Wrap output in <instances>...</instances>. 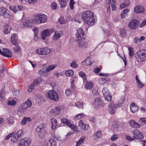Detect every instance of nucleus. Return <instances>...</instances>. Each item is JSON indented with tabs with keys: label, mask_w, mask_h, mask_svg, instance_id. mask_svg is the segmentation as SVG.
<instances>
[{
	"label": "nucleus",
	"mask_w": 146,
	"mask_h": 146,
	"mask_svg": "<svg viewBox=\"0 0 146 146\" xmlns=\"http://www.w3.org/2000/svg\"><path fill=\"white\" fill-rule=\"evenodd\" d=\"M82 19L84 22L90 25H93L95 22L94 13L90 11H86L82 15Z\"/></svg>",
	"instance_id": "f257e3e1"
},
{
	"label": "nucleus",
	"mask_w": 146,
	"mask_h": 146,
	"mask_svg": "<svg viewBox=\"0 0 146 146\" xmlns=\"http://www.w3.org/2000/svg\"><path fill=\"white\" fill-rule=\"evenodd\" d=\"M135 56L138 62L145 61L146 60V50L141 49L136 53Z\"/></svg>",
	"instance_id": "f03ea898"
},
{
	"label": "nucleus",
	"mask_w": 146,
	"mask_h": 146,
	"mask_svg": "<svg viewBox=\"0 0 146 146\" xmlns=\"http://www.w3.org/2000/svg\"><path fill=\"white\" fill-rule=\"evenodd\" d=\"M47 20V17L44 14L36 16L32 19L33 22L35 24L45 22Z\"/></svg>",
	"instance_id": "7ed1b4c3"
},
{
	"label": "nucleus",
	"mask_w": 146,
	"mask_h": 146,
	"mask_svg": "<svg viewBox=\"0 0 146 146\" xmlns=\"http://www.w3.org/2000/svg\"><path fill=\"white\" fill-rule=\"evenodd\" d=\"M119 107L118 104H115L112 102L109 104L107 110L110 114H113L115 113L116 109Z\"/></svg>",
	"instance_id": "20e7f679"
},
{
	"label": "nucleus",
	"mask_w": 146,
	"mask_h": 146,
	"mask_svg": "<svg viewBox=\"0 0 146 146\" xmlns=\"http://www.w3.org/2000/svg\"><path fill=\"white\" fill-rule=\"evenodd\" d=\"M0 15L4 18L11 19L12 17L9 11L3 7L0 8Z\"/></svg>",
	"instance_id": "39448f33"
},
{
	"label": "nucleus",
	"mask_w": 146,
	"mask_h": 146,
	"mask_svg": "<svg viewBox=\"0 0 146 146\" xmlns=\"http://www.w3.org/2000/svg\"><path fill=\"white\" fill-rule=\"evenodd\" d=\"M44 123H42L39 125L36 129L38 135L41 138L44 137Z\"/></svg>",
	"instance_id": "423d86ee"
},
{
	"label": "nucleus",
	"mask_w": 146,
	"mask_h": 146,
	"mask_svg": "<svg viewBox=\"0 0 146 146\" xmlns=\"http://www.w3.org/2000/svg\"><path fill=\"white\" fill-rule=\"evenodd\" d=\"M102 92L105 100L109 102L111 101V96L110 95L111 94L108 88H104L102 90Z\"/></svg>",
	"instance_id": "0eeeda50"
},
{
	"label": "nucleus",
	"mask_w": 146,
	"mask_h": 146,
	"mask_svg": "<svg viewBox=\"0 0 146 146\" xmlns=\"http://www.w3.org/2000/svg\"><path fill=\"white\" fill-rule=\"evenodd\" d=\"M42 79L40 77H38L37 79H35L33 83L31 84L29 86V88L28 90V92L30 93L33 90L34 86L37 85L39 84L41 82Z\"/></svg>",
	"instance_id": "6e6552de"
},
{
	"label": "nucleus",
	"mask_w": 146,
	"mask_h": 146,
	"mask_svg": "<svg viewBox=\"0 0 146 146\" xmlns=\"http://www.w3.org/2000/svg\"><path fill=\"white\" fill-rule=\"evenodd\" d=\"M139 23L137 20L136 19L131 20L128 23V26L131 29L134 30L138 27Z\"/></svg>",
	"instance_id": "1a4fd4ad"
},
{
	"label": "nucleus",
	"mask_w": 146,
	"mask_h": 146,
	"mask_svg": "<svg viewBox=\"0 0 146 146\" xmlns=\"http://www.w3.org/2000/svg\"><path fill=\"white\" fill-rule=\"evenodd\" d=\"M31 106V102L29 100H28L25 103L23 104L19 109V111L21 113H23L26 111L28 108L30 107Z\"/></svg>",
	"instance_id": "9d476101"
},
{
	"label": "nucleus",
	"mask_w": 146,
	"mask_h": 146,
	"mask_svg": "<svg viewBox=\"0 0 146 146\" xmlns=\"http://www.w3.org/2000/svg\"><path fill=\"white\" fill-rule=\"evenodd\" d=\"M133 133V137L135 139H142L143 137L142 133L137 130H135L132 131Z\"/></svg>",
	"instance_id": "9b49d317"
},
{
	"label": "nucleus",
	"mask_w": 146,
	"mask_h": 146,
	"mask_svg": "<svg viewBox=\"0 0 146 146\" xmlns=\"http://www.w3.org/2000/svg\"><path fill=\"white\" fill-rule=\"evenodd\" d=\"M48 96L50 99L54 100L55 101H57L59 100L58 94L54 90L50 91L48 93Z\"/></svg>",
	"instance_id": "f8f14e48"
},
{
	"label": "nucleus",
	"mask_w": 146,
	"mask_h": 146,
	"mask_svg": "<svg viewBox=\"0 0 146 146\" xmlns=\"http://www.w3.org/2000/svg\"><path fill=\"white\" fill-rule=\"evenodd\" d=\"M61 122L64 124L67 125L69 127L74 131H75L77 129L76 127L74 125L70 123V121L67 118H64L61 119Z\"/></svg>",
	"instance_id": "ddd939ff"
},
{
	"label": "nucleus",
	"mask_w": 146,
	"mask_h": 146,
	"mask_svg": "<svg viewBox=\"0 0 146 146\" xmlns=\"http://www.w3.org/2000/svg\"><path fill=\"white\" fill-rule=\"evenodd\" d=\"M31 143V140L29 138L22 139L21 140L19 146H29Z\"/></svg>",
	"instance_id": "4468645a"
},
{
	"label": "nucleus",
	"mask_w": 146,
	"mask_h": 146,
	"mask_svg": "<svg viewBox=\"0 0 146 146\" xmlns=\"http://www.w3.org/2000/svg\"><path fill=\"white\" fill-rule=\"evenodd\" d=\"M84 33L82 29L80 28L77 30L76 36L78 39H84Z\"/></svg>",
	"instance_id": "2eb2a0df"
},
{
	"label": "nucleus",
	"mask_w": 146,
	"mask_h": 146,
	"mask_svg": "<svg viewBox=\"0 0 146 146\" xmlns=\"http://www.w3.org/2000/svg\"><path fill=\"white\" fill-rule=\"evenodd\" d=\"M94 104L96 107L98 108L103 107L104 105L102 99L100 98H97L94 99Z\"/></svg>",
	"instance_id": "dca6fc26"
},
{
	"label": "nucleus",
	"mask_w": 146,
	"mask_h": 146,
	"mask_svg": "<svg viewBox=\"0 0 146 146\" xmlns=\"http://www.w3.org/2000/svg\"><path fill=\"white\" fill-rule=\"evenodd\" d=\"M3 54L2 55L7 57H11L12 56V54L11 51L7 49L3 48Z\"/></svg>",
	"instance_id": "f3484780"
},
{
	"label": "nucleus",
	"mask_w": 146,
	"mask_h": 146,
	"mask_svg": "<svg viewBox=\"0 0 146 146\" xmlns=\"http://www.w3.org/2000/svg\"><path fill=\"white\" fill-rule=\"evenodd\" d=\"M79 126L84 130H87L89 129V125L84 124L82 120H80L78 123Z\"/></svg>",
	"instance_id": "a211bd4d"
},
{
	"label": "nucleus",
	"mask_w": 146,
	"mask_h": 146,
	"mask_svg": "<svg viewBox=\"0 0 146 146\" xmlns=\"http://www.w3.org/2000/svg\"><path fill=\"white\" fill-rule=\"evenodd\" d=\"M134 11L135 12L137 13H141L144 12V7L141 6H136L135 8Z\"/></svg>",
	"instance_id": "6ab92c4d"
},
{
	"label": "nucleus",
	"mask_w": 146,
	"mask_h": 146,
	"mask_svg": "<svg viewBox=\"0 0 146 146\" xmlns=\"http://www.w3.org/2000/svg\"><path fill=\"white\" fill-rule=\"evenodd\" d=\"M129 123L132 127L135 128H139L140 127V125L137 123L135 122L133 120H131L129 121Z\"/></svg>",
	"instance_id": "aec40b11"
},
{
	"label": "nucleus",
	"mask_w": 146,
	"mask_h": 146,
	"mask_svg": "<svg viewBox=\"0 0 146 146\" xmlns=\"http://www.w3.org/2000/svg\"><path fill=\"white\" fill-rule=\"evenodd\" d=\"M130 108L131 111L134 113L138 110V107L135 105V103H132L130 105Z\"/></svg>",
	"instance_id": "412c9836"
},
{
	"label": "nucleus",
	"mask_w": 146,
	"mask_h": 146,
	"mask_svg": "<svg viewBox=\"0 0 146 146\" xmlns=\"http://www.w3.org/2000/svg\"><path fill=\"white\" fill-rule=\"evenodd\" d=\"M50 35V32L48 30L46 29L43 31L42 33V38L43 40H45L46 37Z\"/></svg>",
	"instance_id": "4be33fe9"
},
{
	"label": "nucleus",
	"mask_w": 146,
	"mask_h": 146,
	"mask_svg": "<svg viewBox=\"0 0 146 146\" xmlns=\"http://www.w3.org/2000/svg\"><path fill=\"white\" fill-rule=\"evenodd\" d=\"M93 83L91 81L87 82L85 85V88L87 90H90L93 87Z\"/></svg>",
	"instance_id": "5701e85b"
},
{
	"label": "nucleus",
	"mask_w": 146,
	"mask_h": 146,
	"mask_svg": "<svg viewBox=\"0 0 146 146\" xmlns=\"http://www.w3.org/2000/svg\"><path fill=\"white\" fill-rule=\"evenodd\" d=\"M116 0H109L108 3L111 5L112 11H115L116 9L115 4Z\"/></svg>",
	"instance_id": "b1692460"
},
{
	"label": "nucleus",
	"mask_w": 146,
	"mask_h": 146,
	"mask_svg": "<svg viewBox=\"0 0 146 146\" xmlns=\"http://www.w3.org/2000/svg\"><path fill=\"white\" fill-rule=\"evenodd\" d=\"M11 30V27L8 24H6L5 26L4 29V33L7 34L10 32Z\"/></svg>",
	"instance_id": "393cba45"
},
{
	"label": "nucleus",
	"mask_w": 146,
	"mask_h": 146,
	"mask_svg": "<svg viewBox=\"0 0 146 146\" xmlns=\"http://www.w3.org/2000/svg\"><path fill=\"white\" fill-rule=\"evenodd\" d=\"M12 92L13 94V97L15 99H17L19 94V90L16 89H14L12 90Z\"/></svg>",
	"instance_id": "a878e982"
},
{
	"label": "nucleus",
	"mask_w": 146,
	"mask_h": 146,
	"mask_svg": "<svg viewBox=\"0 0 146 146\" xmlns=\"http://www.w3.org/2000/svg\"><path fill=\"white\" fill-rule=\"evenodd\" d=\"M31 121V119L30 118L24 117L21 122V124L22 125H24L25 124L27 121H28L29 122H30Z\"/></svg>",
	"instance_id": "bb28decb"
},
{
	"label": "nucleus",
	"mask_w": 146,
	"mask_h": 146,
	"mask_svg": "<svg viewBox=\"0 0 146 146\" xmlns=\"http://www.w3.org/2000/svg\"><path fill=\"white\" fill-rule=\"evenodd\" d=\"M145 39V37L143 36H141L140 38L137 37L135 38L133 40V42L135 44H137L140 42L142 40H144Z\"/></svg>",
	"instance_id": "cd10ccee"
},
{
	"label": "nucleus",
	"mask_w": 146,
	"mask_h": 146,
	"mask_svg": "<svg viewBox=\"0 0 146 146\" xmlns=\"http://www.w3.org/2000/svg\"><path fill=\"white\" fill-rule=\"evenodd\" d=\"M84 40L78 39L77 40V43L78 44V46L80 48H83L85 46Z\"/></svg>",
	"instance_id": "c85d7f7f"
},
{
	"label": "nucleus",
	"mask_w": 146,
	"mask_h": 146,
	"mask_svg": "<svg viewBox=\"0 0 146 146\" xmlns=\"http://www.w3.org/2000/svg\"><path fill=\"white\" fill-rule=\"evenodd\" d=\"M60 108L59 107H56L55 109L51 110L50 112L51 113H54L56 115H58L60 113Z\"/></svg>",
	"instance_id": "c756f323"
},
{
	"label": "nucleus",
	"mask_w": 146,
	"mask_h": 146,
	"mask_svg": "<svg viewBox=\"0 0 146 146\" xmlns=\"http://www.w3.org/2000/svg\"><path fill=\"white\" fill-rule=\"evenodd\" d=\"M56 66L57 65L55 64L48 66L45 69L46 72H49L50 70H53L56 67Z\"/></svg>",
	"instance_id": "7c9ffc66"
},
{
	"label": "nucleus",
	"mask_w": 146,
	"mask_h": 146,
	"mask_svg": "<svg viewBox=\"0 0 146 146\" xmlns=\"http://www.w3.org/2000/svg\"><path fill=\"white\" fill-rule=\"evenodd\" d=\"M11 40L12 43L15 44H16L17 42V40L16 38V35L15 34H12L11 37Z\"/></svg>",
	"instance_id": "2f4dec72"
},
{
	"label": "nucleus",
	"mask_w": 146,
	"mask_h": 146,
	"mask_svg": "<svg viewBox=\"0 0 146 146\" xmlns=\"http://www.w3.org/2000/svg\"><path fill=\"white\" fill-rule=\"evenodd\" d=\"M12 133H13V135H12L11 140L13 143H14L16 142L17 141L19 137V136H18L17 135H16L14 133L12 132Z\"/></svg>",
	"instance_id": "473e14b6"
},
{
	"label": "nucleus",
	"mask_w": 146,
	"mask_h": 146,
	"mask_svg": "<svg viewBox=\"0 0 146 146\" xmlns=\"http://www.w3.org/2000/svg\"><path fill=\"white\" fill-rule=\"evenodd\" d=\"M102 133L100 131H98L95 134L94 136V138L96 140H97L99 139L101 136Z\"/></svg>",
	"instance_id": "72a5a7b5"
},
{
	"label": "nucleus",
	"mask_w": 146,
	"mask_h": 146,
	"mask_svg": "<svg viewBox=\"0 0 146 146\" xmlns=\"http://www.w3.org/2000/svg\"><path fill=\"white\" fill-rule=\"evenodd\" d=\"M51 122L52 124V129H55L57 125L56 121L55 119L52 118L51 119Z\"/></svg>",
	"instance_id": "f704fd0d"
},
{
	"label": "nucleus",
	"mask_w": 146,
	"mask_h": 146,
	"mask_svg": "<svg viewBox=\"0 0 146 146\" xmlns=\"http://www.w3.org/2000/svg\"><path fill=\"white\" fill-rule=\"evenodd\" d=\"M61 36V34L59 32L57 31L56 32H55L54 38L53 40H54L56 41L58 39L60 38Z\"/></svg>",
	"instance_id": "c9c22d12"
},
{
	"label": "nucleus",
	"mask_w": 146,
	"mask_h": 146,
	"mask_svg": "<svg viewBox=\"0 0 146 146\" xmlns=\"http://www.w3.org/2000/svg\"><path fill=\"white\" fill-rule=\"evenodd\" d=\"M42 49L44 55L48 54L51 52L50 49L48 47H45Z\"/></svg>",
	"instance_id": "e433bc0d"
},
{
	"label": "nucleus",
	"mask_w": 146,
	"mask_h": 146,
	"mask_svg": "<svg viewBox=\"0 0 146 146\" xmlns=\"http://www.w3.org/2000/svg\"><path fill=\"white\" fill-rule=\"evenodd\" d=\"M125 99V98L124 96H122L121 98L118 100V104H117L119 107L122 106V104L123 103Z\"/></svg>",
	"instance_id": "4c0bfd02"
},
{
	"label": "nucleus",
	"mask_w": 146,
	"mask_h": 146,
	"mask_svg": "<svg viewBox=\"0 0 146 146\" xmlns=\"http://www.w3.org/2000/svg\"><path fill=\"white\" fill-rule=\"evenodd\" d=\"M85 139V137L84 136L80 138L79 139L78 141L76 142V146H79L84 142Z\"/></svg>",
	"instance_id": "58836bf2"
},
{
	"label": "nucleus",
	"mask_w": 146,
	"mask_h": 146,
	"mask_svg": "<svg viewBox=\"0 0 146 146\" xmlns=\"http://www.w3.org/2000/svg\"><path fill=\"white\" fill-rule=\"evenodd\" d=\"M74 74V72L72 70H69L66 71L65 72L66 76L68 77L72 76Z\"/></svg>",
	"instance_id": "ea45409f"
},
{
	"label": "nucleus",
	"mask_w": 146,
	"mask_h": 146,
	"mask_svg": "<svg viewBox=\"0 0 146 146\" xmlns=\"http://www.w3.org/2000/svg\"><path fill=\"white\" fill-rule=\"evenodd\" d=\"M84 117V114L83 113L78 114L74 117V119L76 120V119H80L81 118H83Z\"/></svg>",
	"instance_id": "a19ab883"
},
{
	"label": "nucleus",
	"mask_w": 146,
	"mask_h": 146,
	"mask_svg": "<svg viewBox=\"0 0 146 146\" xmlns=\"http://www.w3.org/2000/svg\"><path fill=\"white\" fill-rule=\"evenodd\" d=\"M58 21L61 24H64L66 22V20L63 17H61L58 20Z\"/></svg>",
	"instance_id": "79ce46f5"
},
{
	"label": "nucleus",
	"mask_w": 146,
	"mask_h": 146,
	"mask_svg": "<svg viewBox=\"0 0 146 146\" xmlns=\"http://www.w3.org/2000/svg\"><path fill=\"white\" fill-rule=\"evenodd\" d=\"M7 119L8 123L10 125H11L14 122V119L13 117L12 116L9 117L7 118Z\"/></svg>",
	"instance_id": "37998d69"
},
{
	"label": "nucleus",
	"mask_w": 146,
	"mask_h": 146,
	"mask_svg": "<svg viewBox=\"0 0 146 146\" xmlns=\"http://www.w3.org/2000/svg\"><path fill=\"white\" fill-rule=\"evenodd\" d=\"M60 3V6L61 7L63 8L66 6V0H63L61 1H59Z\"/></svg>",
	"instance_id": "c03bdc74"
},
{
	"label": "nucleus",
	"mask_w": 146,
	"mask_h": 146,
	"mask_svg": "<svg viewBox=\"0 0 146 146\" xmlns=\"http://www.w3.org/2000/svg\"><path fill=\"white\" fill-rule=\"evenodd\" d=\"M51 146H56V141L52 139H50L49 140Z\"/></svg>",
	"instance_id": "a18cd8bd"
},
{
	"label": "nucleus",
	"mask_w": 146,
	"mask_h": 146,
	"mask_svg": "<svg viewBox=\"0 0 146 146\" xmlns=\"http://www.w3.org/2000/svg\"><path fill=\"white\" fill-rule=\"evenodd\" d=\"M129 55L130 56L132 57L133 56L134 51L132 48L129 47Z\"/></svg>",
	"instance_id": "49530a36"
},
{
	"label": "nucleus",
	"mask_w": 146,
	"mask_h": 146,
	"mask_svg": "<svg viewBox=\"0 0 146 146\" xmlns=\"http://www.w3.org/2000/svg\"><path fill=\"white\" fill-rule=\"evenodd\" d=\"M79 75L84 80L86 79V77L85 74L83 72H80L79 73Z\"/></svg>",
	"instance_id": "de8ad7c7"
},
{
	"label": "nucleus",
	"mask_w": 146,
	"mask_h": 146,
	"mask_svg": "<svg viewBox=\"0 0 146 146\" xmlns=\"http://www.w3.org/2000/svg\"><path fill=\"white\" fill-rule=\"evenodd\" d=\"M85 61L86 62L87 65H90L93 63V62L91 63V61L90 58H87L85 60Z\"/></svg>",
	"instance_id": "09e8293b"
},
{
	"label": "nucleus",
	"mask_w": 146,
	"mask_h": 146,
	"mask_svg": "<svg viewBox=\"0 0 146 146\" xmlns=\"http://www.w3.org/2000/svg\"><path fill=\"white\" fill-rule=\"evenodd\" d=\"M76 106L79 108H83V104H81V103L79 102H78L75 103Z\"/></svg>",
	"instance_id": "8fccbe9b"
},
{
	"label": "nucleus",
	"mask_w": 146,
	"mask_h": 146,
	"mask_svg": "<svg viewBox=\"0 0 146 146\" xmlns=\"http://www.w3.org/2000/svg\"><path fill=\"white\" fill-rule=\"evenodd\" d=\"M70 66L73 68H76L78 67V65L74 61H73L70 64Z\"/></svg>",
	"instance_id": "3c124183"
},
{
	"label": "nucleus",
	"mask_w": 146,
	"mask_h": 146,
	"mask_svg": "<svg viewBox=\"0 0 146 146\" xmlns=\"http://www.w3.org/2000/svg\"><path fill=\"white\" fill-rule=\"evenodd\" d=\"M75 2L73 0H70V6L71 9H73L74 8V5L75 4Z\"/></svg>",
	"instance_id": "603ef678"
},
{
	"label": "nucleus",
	"mask_w": 146,
	"mask_h": 146,
	"mask_svg": "<svg viewBox=\"0 0 146 146\" xmlns=\"http://www.w3.org/2000/svg\"><path fill=\"white\" fill-rule=\"evenodd\" d=\"M10 9L13 11L14 13H15L17 11V7L15 6H11L9 7Z\"/></svg>",
	"instance_id": "864d4df0"
},
{
	"label": "nucleus",
	"mask_w": 146,
	"mask_h": 146,
	"mask_svg": "<svg viewBox=\"0 0 146 146\" xmlns=\"http://www.w3.org/2000/svg\"><path fill=\"white\" fill-rule=\"evenodd\" d=\"M23 24L24 26H25L29 27L30 25L29 22V20H25L23 22Z\"/></svg>",
	"instance_id": "5fc2aeb1"
},
{
	"label": "nucleus",
	"mask_w": 146,
	"mask_h": 146,
	"mask_svg": "<svg viewBox=\"0 0 146 146\" xmlns=\"http://www.w3.org/2000/svg\"><path fill=\"white\" fill-rule=\"evenodd\" d=\"M42 48H41L37 49L36 50L37 53L39 54H40L41 55H44L43 51L42 50Z\"/></svg>",
	"instance_id": "6e6d98bb"
},
{
	"label": "nucleus",
	"mask_w": 146,
	"mask_h": 146,
	"mask_svg": "<svg viewBox=\"0 0 146 146\" xmlns=\"http://www.w3.org/2000/svg\"><path fill=\"white\" fill-rule=\"evenodd\" d=\"M51 7L52 9H55L57 7V4L55 2H53L51 3Z\"/></svg>",
	"instance_id": "4d7b16f0"
},
{
	"label": "nucleus",
	"mask_w": 146,
	"mask_h": 146,
	"mask_svg": "<svg viewBox=\"0 0 146 146\" xmlns=\"http://www.w3.org/2000/svg\"><path fill=\"white\" fill-rule=\"evenodd\" d=\"M146 25V19H145L144 20L142 21V22L139 25V27L141 28L144 26Z\"/></svg>",
	"instance_id": "13d9d810"
},
{
	"label": "nucleus",
	"mask_w": 146,
	"mask_h": 146,
	"mask_svg": "<svg viewBox=\"0 0 146 146\" xmlns=\"http://www.w3.org/2000/svg\"><path fill=\"white\" fill-rule=\"evenodd\" d=\"M46 72L45 69L44 68H42L41 70H40L39 72V73L40 74L42 75L44 74L45 73H47Z\"/></svg>",
	"instance_id": "bf43d9fd"
},
{
	"label": "nucleus",
	"mask_w": 146,
	"mask_h": 146,
	"mask_svg": "<svg viewBox=\"0 0 146 146\" xmlns=\"http://www.w3.org/2000/svg\"><path fill=\"white\" fill-rule=\"evenodd\" d=\"M118 138V136L117 135H113L111 137V140L112 141H114L115 140Z\"/></svg>",
	"instance_id": "052dcab7"
},
{
	"label": "nucleus",
	"mask_w": 146,
	"mask_h": 146,
	"mask_svg": "<svg viewBox=\"0 0 146 146\" xmlns=\"http://www.w3.org/2000/svg\"><path fill=\"white\" fill-rule=\"evenodd\" d=\"M139 122L141 123H146V119L145 118H141L139 121Z\"/></svg>",
	"instance_id": "680f3d73"
},
{
	"label": "nucleus",
	"mask_w": 146,
	"mask_h": 146,
	"mask_svg": "<svg viewBox=\"0 0 146 146\" xmlns=\"http://www.w3.org/2000/svg\"><path fill=\"white\" fill-rule=\"evenodd\" d=\"M13 49L14 50V51L15 52H17L19 51L20 50V47H19L17 45H15V46L13 47Z\"/></svg>",
	"instance_id": "e2e57ef3"
},
{
	"label": "nucleus",
	"mask_w": 146,
	"mask_h": 146,
	"mask_svg": "<svg viewBox=\"0 0 146 146\" xmlns=\"http://www.w3.org/2000/svg\"><path fill=\"white\" fill-rule=\"evenodd\" d=\"M8 104L11 106H14L15 104V100H12L11 101H9L8 102Z\"/></svg>",
	"instance_id": "0e129e2a"
},
{
	"label": "nucleus",
	"mask_w": 146,
	"mask_h": 146,
	"mask_svg": "<svg viewBox=\"0 0 146 146\" xmlns=\"http://www.w3.org/2000/svg\"><path fill=\"white\" fill-rule=\"evenodd\" d=\"M101 69L98 67H96L94 68V73L97 74L100 71Z\"/></svg>",
	"instance_id": "69168bd1"
},
{
	"label": "nucleus",
	"mask_w": 146,
	"mask_h": 146,
	"mask_svg": "<svg viewBox=\"0 0 146 146\" xmlns=\"http://www.w3.org/2000/svg\"><path fill=\"white\" fill-rule=\"evenodd\" d=\"M126 139L128 140V141H132L134 139V138H131L129 136L126 135L125 136Z\"/></svg>",
	"instance_id": "338daca9"
},
{
	"label": "nucleus",
	"mask_w": 146,
	"mask_h": 146,
	"mask_svg": "<svg viewBox=\"0 0 146 146\" xmlns=\"http://www.w3.org/2000/svg\"><path fill=\"white\" fill-rule=\"evenodd\" d=\"M37 0H28V3L30 4H33L35 3Z\"/></svg>",
	"instance_id": "774afa93"
}]
</instances>
